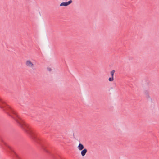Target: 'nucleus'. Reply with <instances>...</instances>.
Instances as JSON below:
<instances>
[{
    "mask_svg": "<svg viewBox=\"0 0 159 159\" xmlns=\"http://www.w3.org/2000/svg\"><path fill=\"white\" fill-rule=\"evenodd\" d=\"M14 117L15 119V120L17 121V122L20 124L21 127L24 129L25 130L26 128L27 127V125L25 124L23 121H20V119L19 118H18V119H17V118H15Z\"/></svg>",
    "mask_w": 159,
    "mask_h": 159,
    "instance_id": "1",
    "label": "nucleus"
},
{
    "mask_svg": "<svg viewBox=\"0 0 159 159\" xmlns=\"http://www.w3.org/2000/svg\"><path fill=\"white\" fill-rule=\"evenodd\" d=\"M25 64L27 67L33 68L35 67V65L34 63L30 60H27L25 62Z\"/></svg>",
    "mask_w": 159,
    "mask_h": 159,
    "instance_id": "2",
    "label": "nucleus"
},
{
    "mask_svg": "<svg viewBox=\"0 0 159 159\" xmlns=\"http://www.w3.org/2000/svg\"><path fill=\"white\" fill-rule=\"evenodd\" d=\"M72 2V1L71 0H70L69 1H68L67 2H63L61 3L60 6H67L70 4H71Z\"/></svg>",
    "mask_w": 159,
    "mask_h": 159,
    "instance_id": "3",
    "label": "nucleus"
},
{
    "mask_svg": "<svg viewBox=\"0 0 159 159\" xmlns=\"http://www.w3.org/2000/svg\"><path fill=\"white\" fill-rule=\"evenodd\" d=\"M87 151V149H84L83 150H81V154L82 156H84Z\"/></svg>",
    "mask_w": 159,
    "mask_h": 159,
    "instance_id": "4",
    "label": "nucleus"
},
{
    "mask_svg": "<svg viewBox=\"0 0 159 159\" xmlns=\"http://www.w3.org/2000/svg\"><path fill=\"white\" fill-rule=\"evenodd\" d=\"M77 148L79 150L81 151L84 148V146L81 143H80L79 144Z\"/></svg>",
    "mask_w": 159,
    "mask_h": 159,
    "instance_id": "5",
    "label": "nucleus"
},
{
    "mask_svg": "<svg viewBox=\"0 0 159 159\" xmlns=\"http://www.w3.org/2000/svg\"><path fill=\"white\" fill-rule=\"evenodd\" d=\"M4 103V102L0 98V107H3V106H2V104Z\"/></svg>",
    "mask_w": 159,
    "mask_h": 159,
    "instance_id": "6",
    "label": "nucleus"
},
{
    "mask_svg": "<svg viewBox=\"0 0 159 159\" xmlns=\"http://www.w3.org/2000/svg\"><path fill=\"white\" fill-rule=\"evenodd\" d=\"M115 72V70H113L110 73L111 75V77H114V75Z\"/></svg>",
    "mask_w": 159,
    "mask_h": 159,
    "instance_id": "7",
    "label": "nucleus"
},
{
    "mask_svg": "<svg viewBox=\"0 0 159 159\" xmlns=\"http://www.w3.org/2000/svg\"><path fill=\"white\" fill-rule=\"evenodd\" d=\"M108 80L110 82L113 81L114 80V77H110L108 79Z\"/></svg>",
    "mask_w": 159,
    "mask_h": 159,
    "instance_id": "8",
    "label": "nucleus"
},
{
    "mask_svg": "<svg viewBox=\"0 0 159 159\" xmlns=\"http://www.w3.org/2000/svg\"><path fill=\"white\" fill-rule=\"evenodd\" d=\"M47 70L49 72L51 71L52 70L51 68L50 67H48L47 68Z\"/></svg>",
    "mask_w": 159,
    "mask_h": 159,
    "instance_id": "9",
    "label": "nucleus"
}]
</instances>
